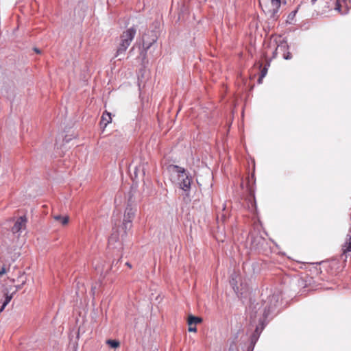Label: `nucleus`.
I'll return each mask as SVG.
<instances>
[{
    "mask_svg": "<svg viewBox=\"0 0 351 351\" xmlns=\"http://www.w3.org/2000/svg\"><path fill=\"white\" fill-rule=\"evenodd\" d=\"M170 169L174 182L182 190L189 192L193 182V178L189 172L178 165H172Z\"/></svg>",
    "mask_w": 351,
    "mask_h": 351,
    "instance_id": "f257e3e1",
    "label": "nucleus"
},
{
    "mask_svg": "<svg viewBox=\"0 0 351 351\" xmlns=\"http://www.w3.org/2000/svg\"><path fill=\"white\" fill-rule=\"evenodd\" d=\"M259 5L264 13L270 19L276 20L279 17L280 8L287 0H258Z\"/></svg>",
    "mask_w": 351,
    "mask_h": 351,
    "instance_id": "f03ea898",
    "label": "nucleus"
},
{
    "mask_svg": "<svg viewBox=\"0 0 351 351\" xmlns=\"http://www.w3.org/2000/svg\"><path fill=\"white\" fill-rule=\"evenodd\" d=\"M136 33L135 27H132L124 31L120 36V43L117 49L115 57L123 54L130 45Z\"/></svg>",
    "mask_w": 351,
    "mask_h": 351,
    "instance_id": "7ed1b4c3",
    "label": "nucleus"
},
{
    "mask_svg": "<svg viewBox=\"0 0 351 351\" xmlns=\"http://www.w3.org/2000/svg\"><path fill=\"white\" fill-rule=\"evenodd\" d=\"M256 183V178L254 173L248 176L245 180L246 191L248 193L247 200L248 203V208L252 212L256 213V203L254 197V185Z\"/></svg>",
    "mask_w": 351,
    "mask_h": 351,
    "instance_id": "20e7f679",
    "label": "nucleus"
},
{
    "mask_svg": "<svg viewBox=\"0 0 351 351\" xmlns=\"http://www.w3.org/2000/svg\"><path fill=\"white\" fill-rule=\"evenodd\" d=\"M278 55H281L285 60H290L292 58L289 51V45L285 40H282L278 44L273 53V58H276Z\"/></svg>",
    "mask_w": 351,
    "mask_h": 351,
    "instance_id": "39448f33",
    "label": "nucleus"
},
{
    "mask_svg": "<svg viewBox=\"0 0 351 351\" xmlns=\"http://www.w3.org/2000/svg\"><path fill=\"white\" fill-rule=\"evenodd\" d=\"M350 3V0H336L335 5V10L341 14H345L348 11V3Z\"/></svg>",
    "mask_w": 351,
    "mask_h": 351,
    "instance_id": "423d86ee",
    "label": "nucleus"
},
{
    "mask_svg": "<svg viewBox=\"0 0 351 351\" xmlns=\"http://www.w3.org/2000/svg\"><path fill=\"white\" fill-rule=\"evenodd\" d=\"M27 221V219L25 216L19 217L14 223L12 228V231L14 233H17L21 230L25 229Z\"/></svg>",
    "mask_w": 351,
    "mask_h": 351,
    "instance_id": "0eeeda50",
    "label": "nucleus"
},
{
    "mask_svg": "<svg viewBox=\"0 0 351 351\" xmlns=\"http://www.w3.org/2000/svg\"><path fill=\"white\" fill-rule=\"evenodd\" d=\"M134 216V212L132 208H128L125 211V213L124 215V219H123V226L126 228L128 227V225L130 226V223L132 222V219H133Z\"/></svg>",
    "mask_w": 351,
    "mask_h": 351,
    "instance_id": "6e6552de",
    "label": "nucleus"
},
{
    "mask_svg": "<svg viewBox=\"0 0 351 351\" xmlns=\"http://www.w3.org/2000/svg\"><path fill=\"white\" fill-rule=\"evenodd\" d=\"M348 237L345 244L342 246L343 255L346 258L351 257V235H348Z\"/></svg>",
    "mask_w": 351,
    "mask_h": 351,
    "instance_id": "1a4fd4ad",
    "label": "nucleus"
},
{
    "mask_svg": "<svg viewBox=\"0 0 351 351\" xmlns=\"http://www.w3.org/2000/svg\"><path fill=\"white\" fill-rule=\"evenodd\" d=\"M112 121L111 114L107 111H105L101 118V124L104 125L106 128Z\"/></svg>",
    "mask_w": 351,
    "mask_h": 351,
    "instance_id": "9d476101",
    "label": "nucleus"
},
{
    "mask_svg": "<svg viewBox=\"0 0 351 351\" xmlns=\"http://www.w3.org/2000/svg\"><path fill=\"white\" fill-rule=\"evenodd\" d=\"M21 289V286H19L16 287V290L12 293L11 294H9L8 292L5 293V301L1 306V308L0 309V311H3L4 308L8 305V304L10 302L13 297V293H14L18 289Z\"/></svg>",
    "mask_w": 351,
    "mask_h": 351,
    "instance_id": "9b49d317",
    "label": "nucleus"
},
{
    "mask_svg": "<svg viewBox=\"0 0 351 351\" xmlns=\"http://www.w3.org/2000/svg\"><path fill=\"white\" fill-rule=\"evenodd\" d=\"M202 322V319L199 317H195L193 315H189L188 317V325H195Z\"/></svg>",
    "mask_w": 351,
    "mask_h": 351,
    "instance_id": "f8f14e48",
    "label": "nucleus"
},
{
    "mask_svg": "<svg viewBox=\"0 0 351 351\" xmlns=\"http://www.w3.org/2000/svg\"><path fill=\"white\" fill-rule=\"evenodd\" d=\"M54 219L57 221H60V222L62 224V225H66L69 222V217L68 216H65V217H61L60 215H57V216H55L54 217Z\"/></svg>",
    "mask_w": 351,
    "mask_h": 351,
    "instance_id": "ddd939ff",
    "label": "nucleus"
},
{
    "mask_svg": "<svg viewBox=\"0 0 351 351\" xmlns=\"http://www.w3.org/2000/svg\"><path fill=\"white\" fill-rule=\"evenodd\" d=\"M106 343L112 348H117L119 347L120 342L117 340L108 339Z\"/></svg>",
    "mask_w": 351,
    "mask_h": 351,
    "instance_id": "4468645a",
    "label": "nucleus"
},
{
    "mask_svg": "<svg viewBox=\"0 0 351 351\" xmlns=\"http://www.w3.org/2000/svg\"><path fill=\"white\" fill-rule=\"evenodd\" d=\"M298 12V10H295L294 11H292L287 16V23H293V22L295 20V15H296V13Z\"/></svg>",
    "mask_w": 351,
    "mask_h": 351,
    "instance_id": "2eb2a0df",
    "label": "nucleus"
},
{
    "mask_svg": "<svg viewBox=\"0 0 351 351\" xmlns=\"http://www.w3.org/2000/svg\"><path fill=\"white\" fill-rule=\"evenodd\" d=\"M267 68L266 66H264L262 68L261 71V75L259 77V79L258 80V82L259 84L262 83L263 78L267 75Z\"/></svg>",
    "mask_w": 351,
    "mask_h": 351,
    "instance_id": "dca6fc26",
    "label": "nucleus"
},
{
    "mask_svg": "<svg viewBox=\"0 0 351 351\" xmlns=\"http://www.w3.org/2000/svg\"><path fill=\"white\" fill-rule=\"evenodd\" d=\"M6 273H7V269H6L5 267V266L2 267L0 269V277Z\"/></svg>",
    "mask_w": 351,
    "mask_h": 351,
    "instance_id": "f3484780",
    "label": "nucleus"
},
{
    "mask_svg": "<svg viewBox=\"0 0 351 351\" xmlns=\"http://www.w3.org/2000/svg\"><path fill=\"white\" fill-rule=\"evenodd\" d=\"M189 332H197V328L195 326H193V325H189Z\"/></svg>",
    "mask_w": 351,
    "mask_h": 351,
    "instance_id": "a211bd4d",
    "label": "nucleus"
},
{
    "mask_svg": "<svg viewBox=\"0 0 351 351\" xmlns=\"http://www.w3.org/2000/svg\"><path fill=\"white\" fill-rule=\"evenodd\" d=\"M125 265L130 269L132 267V265L129 262L125 263Z\"/></svg>",
    "mask_w": 351,
    "mask_h": 351,
    "instance_id": "6ab92c4d",
    "label": "nucleus"
},
{
    "mask_svg": "<svg viewBox=\"0 0 351 351\" xmlns=\"http://www.w3.org/2000/svg\"><path fill=\"white\" fill-rule=\"evenodd\" d=\"M230 283L232 285H235V281H234V279L232 278L230 281Z\"/></svg>",
    "mask_w": 351,
    "mask_h": 351,
    "instance_id": "aec40b11",
    "label": "nucleus"
},
{
    "mask_svg": "<svg viewBox=\"0 0 351 351\" xmlns=\"http://www.w3.org/2000/svg\"><path fill=\"white\" fill-rule=\"evenodd\" d=\"M35 51L37 53H40V51L38 49H34Z\"/></svg>",
    "mask_w": 351,
    "mask_h": 351,
    "instance_id": "412c9836",
    "label": "nucleus"
},
{
    "mask_svg": "<svg viewBox=\"0 0 351 351\" xmlns=\"http://www.w3.org/2000/svg\"><path fill=\"white\" fill-rule=\"evenodd\" d=\"M241 187H242V188H244V182H242V183H241Z\"/></svg>",
    "mask_w": 351,
    "mask_h": 351,
    "instance_id": "4be33fe9",
    "label": "nucleus"
}]
</instances>
